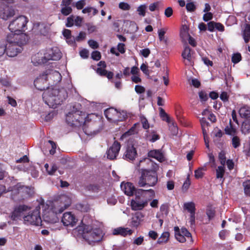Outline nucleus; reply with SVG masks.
<instances>
[{"label": "nucleus", "instance_id": "1", "mask_svg": "<svg viewBox=\"0 0 250 250\" xmlns=\"http://www.w3.org/2000/svg\"><path fill=\"white\" fill-rule=\"evenodd\" d=\"M61 77V74L57 71L49 70L44 71L41 75L34 81L35 87L40 90H45L42 94V99L45 103L49 107L55 108L57 105L61 104L68 96L67 92L64 88H58L56 86L49 88L47 83V76Z\"/></svg>", "mask_w": 250, "mask_h": 250}, {"label": "nucleus", "instance_id": "2", "mask_svg": "<svg viewBox=\"0 0 250 250\" xmlns=\"http://www.w3.org/2000/svg\"><path fill=\"white\" fill-rule=\"evenodd\" d=\"M142 163H146L150 166V169L141 168V176L138 181V185L140 187L145 186L154 187L158 182L157 171L159 169V166L152 161L150 159L146 158L140 161L137 167L140 168Z\"/></svg>", "mask_w": 250, "mask_h": 250}, {"label": "nucleus", "instance_id": "3", "mask_svg": "<svg viewBox=\"0 0 250 250\" xmlns=\"http://www.w3.org/2000/svg\"><path fill=\"white\" fill-rule=\"evenodd\" d=\"M28 41V37L25 34L10 33L7 35L6 44V55L14 57L21 53L23 49L22 46Z\"/></svg>", "mask_w": 250, "mask_h": 250}, {"label": "nucleus", "instance_id": "4", "mask_svg": "<svg viewBox=\"0 0 250 250\" xmlns=\"http://www.w3.org/2000/svg\"><path fill=\"white\" fill-rule=\"evenodd\" d=\"M66 121L72 126H83V130L86 129L87 123L90 124L89 125H92L93 124L91 119H89V116H85L84 112L76 109H73L72 112L66 114Z\"/></svg>", "mask_w": 250, "mask_h": 250}, {"label": "nucleus", "instance_id": "5", "mask_svg": "<svg viewBox=\"0 0 250 250\" xmlns=\"http://www.w3.org/2000/svg\"><path fill=\"white\" fill-rule=\"evenodd\" d=\"M146 192H150L152 197L155 196L154 191L152 189L148 190L137 189L135 192L134 197L131 199L130 202V207L132 210H141L147 205V200L142 198L144 193Z\"/></svg>", "mask_w": 250, "mask_h": 250}, {"label": "nucleus", "instance_id": "6", "mask_svg": "<svg viewBox=\"0 0 250 250\" xmlns=\"http://www.w3.org/2000/svg\"><path fill=\"white\" fill-rule=\"evenodd\" d=\"M28 22L27 18L24 16H20L12 21L9 24L8 28L12 33L23 34L26 30Z\"/></svg>", "mask_w": 250, "mask_h": 250}, {"label": "nucleus", "instance_id": "7", "mask_svg": "<svg viewBox=\"0 0 250 250\" xmlns=\"http://www.w3.org/2000/svg\"><path fill=\"white\" fill-rule=\"evenodd\" d=\"M103 237V231L100 229H91L89 230L84 229L83 237L89 244L100 242L102 240Z\"/></svg>", "mask_w": 250, "mask_h": 250}, {"label": "nucleus", "instance_id": "8", "mask_svg": "<svg viewBox=\"0 0 250 250\" xmlns=\"http://www.w3.org/2000/svg\"><path fill=\"white\" fill-rule=\"evenodd\" d=\"M40 206H38L34 210L24 215L23 217L24 223L26 225H41L42 221L40 215Z\"/></svg>", "mask_w": 250, "mask_h": 250}, {"label": "nucleus", "instance_id": "9", "mask_svg": "<svg viewBox=\"0 0 250 250\" xmlns=\"http://www.w3.org/2000/svg\"><path fill=\"white\" fill-rule=\"evenodd\" d=\"M29 209L30 208L25 205L15 206L11 212L9 217L13 221L21 220L24 217V212Z\"/></svg>", "mask_w": 250, "mask_h": 250}, {"label": "nucleus", "instance_id": "10", "mask_svg": "<svg viewBox=\"0 0 250 250\" xmlns=\"http://www.w3.org/2000/svg\"><path fill=\"white\" fill-rule=\"evenodd\" d=\"M62 200L59 205L57 202V205H55L54 207L52 208V215L53 218L51 219L46 220V221L54 223L57 222L58 220L56 216L57 214H60L62 213L65 209L68 208L70 205V202L69 201L67 203H62V199L61 198Z\"/></svg>", "mask_w": 250, "mask_h": 250}, {"label": "nucleus", "instance_id": "11", "mask_svg": "<svg viewBox=\"0 0 250 250\" xmlns=\"http://www.w3.org/2000/svg\"><path fill=\"white\" fill-rule=\"evenodd\" d=\"M13 192H15V193L21 194L23 197H30L34 194V188L24 186L21 183H18L15 186Z\"/></svg>", "mask_w": 250, "mask_h": 250}, {"label": "nucleus", "instance_id": "12", "mask_svg": "<svg viewBox=\"0 0 250 250\" xmlns=\"http://www.w3.org/2000/svg\"><path fill=\"white\" fill-rule=\"evenodd\" d=\"M15 14L14 10L4 1H0V17L6 20Z\"/></svg>", "mask_w": 250, "mask_h": 250}, {"label": "nucleus", "instance_id": "13", "mask_svg": "<svg viewBox=\"0 0 250 250\" xmlns=\"http://www.w3.org/2000/svg\"><path fill=\"white\" fill-rule=\"evenodd\" d=\"M104 114L109 121H123L125 117L119 118V115H121V113L118 111L116 109L110 107L105 109L104 111Z\"/></svg>", "mask_w": 250, "mask_h": 250}, {"label": "nucleus", "instance_id": "14", "mask_svg": "<svg viewBox=\"0 0 250 250\" xmlns=\"http://www.w3.org/2000/svg\"><path fill=\"white\" fill-rule=\"evenodd\" d=\"M121 147L120 143L117 141H115L106 151L107 158L111 160L116 159Z\"/></svg>", "mask_w": 250, "mask_h": 250}, {"label": "nucleus", "instance_id": "15", "mask_svg": "<svg viewBox=\"0 0 250 250\" xmlns=\"http://www.w3.org/2000/svg\"><path fill=\"white\" fill-rule=\"evenodd\" d=\"M78 219L71 212H66L62 218V222L65 226L74 227L76 225Z\"/></svg>", "mask_w": 250, "mask_h": 250}, {"label": "nucleus", "instance_id": "16", "mask_svg": "<svg viewBox=\"0 0 250 250\" xmlns=\"http://www.w3.org/2000/svg\"><path fill=\"white\" fill-rule=\"evenodd\" d=\"M137 156V152L136 148L133 145H128L123 158L125 160L132 161L135 160Z\"/></svg>", "mask_w": 250, "mask_h": 250}, {"label": "nucleus", "instance_id": "17", "mask_svg": "<svg viewBox=\"0 0 250 250\" xmlns=\"http://www.w3.org/2000/svg\"><path fill=\"white\" fill-rule=\"evenodd\" d=\"M121 188L124 191V193L129 196L135 195L136 191L138 189L136 188L133 184L130 182H127L125 184L124 186H123V184H121Z\"/></svg>", "mask_w": 250, "mask_h": 250}, {"label": "nucleus", "instance_id": "18", "mask_svg": "<svg viewBox=\"0 0 250 250\" xmlns=\"http://www.w3.org/2000/svg\"><path fill=\"white\" fill-rule=\"evenodd\" d=\"M132 232V230L127 228L118 227L113 229L112 233L114 235H119L123 237H125L127 235H131Z\"/></svg>", "mask_w": 250, "mask_h": 250}, {"label": "nucleus", "instance_id": "19", "mask_svg": "<svg viewBox=\"0 0 250 250\" xmlns=\"http://www.w3.org/2000/svg\"><path fill=\"white\" fill-rule=\"evenodd\" d=\"M144 214L140 212H136L132 217L131 225L135 228L138 227L144 218Z\"/></svg>", "mask_w": 250, "mask_h": 250}, {"label": "nucleus", "instance_id": "20", "mask_svg": "<svg viewBox=\"0 0 250 250\" xmlns=\"http://www.w3.org/2000/svg\"><path fill=\"white\" fill-rule=\"evenodd\" d=\"M61 58V55L60 52H58L57 53V55H53L48 57H47L46 56L43 57H42L41 59H39L37 62V63L41 64L42 63H44L47 62V61L51 60H59Z\"/></svg>", "mask_w": 250, "mask_h": 250}, {"label": "nucleus", "instance_id": "21", "mask_svg": "<svg viewBox=\"0 0 250 250\" xmlns=\"http://www.w3.org/2000/svg\"><path fill=\"white\" fill-rule=\"evenodd\" d=\"M242 36L245 42L248 43L250 40V24L247 23L245 25L244 28L242 31Z\"/></svg>", "mask_w": 250, "mask_h": 250}, {"label": "nucleus", "instance_id": "22", "mask_svg": "<svg viewBox=\"0 0 250 250\" xmlns=\"http://www.w3.org/2000/svg\"><path fill=\"white\" fill-rule=\"evenodd\" d=\"M105 68H97L96 70L97 73L102 77H105L109 80L111 79L114 76L113 73L111 71H107Z\"/></svg>", "mask_w": 250, "mask_h": 250}, {"label": "nucleus", "instance_id": "23", "mask_svg": "<svg viewBox=\"0 0 250 250\" xmlns=\"http://www.w3.org/2000/svg\"><path fill=\"white\" fill-rule=\"evenodd\" d=\"M226 134L231 136H235L237 134V130L233 125L231 120H229V125H227L224 129Z\"/></svg>", "mask_w": 250, "mask_h": 250}, {"label": "nucleus", "instance_id": "24", "mask_svg": "<svg viewBox=\"0 0 250 250\" xmlns=\"http://www.w3.org/2000/svg\"><path fill=\"white\" fill-rule=\"evenodd\" d=\"M148 156L154 158L160 162H162L163 159V155L159 150L154 149L150 150L148 153Z\"/></svg>", "mask_w": 250, "mask_h": 250}, {"label": "nucleus", "instance_id": "25", "mask_svg": "<svg viewBox=\"0 0 250 250\" xmlns=\"http://www.w3.org/2000/svg\"><path fill=\"white\" fill-rule=\"evenodd\" d=\"M240 116L248 119L250 118V107L247 105L241 107L239 111Z\"/></svg>", "mask_w": 250, "mask_h": 250}, {"label": "nucleus", "instance_id": "26", "mask_svg": "<svg viewBox=\"0 0 250 250\" xmlns=\"http://www.w3.org/2000/svg\"><path fill=\"white\" fill-rule=\"evenodd\" d=\"M183 208L184 209L188 210L190 214L195 213V205L193 202L185 203Z\"/></svg>", "mask_w": 250, "mask_h": 250}, {"label": "nucleus", "instance_id": "27", "mask_svg": "<svg viewBox=\"0 0 250 250\" xmlns=\"http://www.w3.org/2000/svg\"><path fill=\"white\" fill-rule=\"evenodd\" d=\"M169 236L170 234L168 231L164 232L158 238L157 243L161 245L167 243L169 240Z\"/></svg>", "mask_w": 250, "mask_h": 250}, {"label": "nucleus", "instance_id": "28", "mask_svg": "<svg viewBox=\"0 0 250 250\" xmlns=\"http://www.w3.org/2000/svg\"><path fill=\"white\" fill-rule=\"evenodd\" d=\"M207 170L206 166L199 167L194 171V176L196 179H200L203 177L205 175L204 171Z\"/></svg>", "mask_w": 250, "mask_h": 250}, {"label": "nucleus", "instance_id": "29", "mask_svg": "<svg viewBox=\"0 0 250 250\" xmlns=\"http://www.w3.org/2000/svg\"><path fill=\"white\" fill-rule=\"evenodd\" d=\"M241 131L243 134H246L250 133V120H245L241 126Z\"/></svg>", "mask_w": 250, "mask_h": 250}, {"label": "nucleus", "instance_id": "30", "mask_svg": "<svg viewBox=\"0 0 250 250\" xmlns=\"http://www.w3.org/2000/svg\"><path fill=\"white\" fill-rule=\"evenodd\" d=\"M216 211L215 208L212 206H208L206 210V214L209 219L210 220L212 219L215 215Z\"/></svg>", "mask_w": 250, "mask_h": 250}, {"label": "nucleus", "instance_id": "31", "mask_svg": "<svg viewBox=\"0 0 250 250\" xmlns=\"http://www.w3.org/2000/svg\"><path fill=\"white\" fill-rule=\"evenodd\" d=\"M202 130L203 134L207 133V130H208V127L209 125V123L207 121L205 118L203 117L200 120Z\"/></svg>", "mask_w": 250, "mask_h": 250}, {"label": "nucleus", "instance_id": "32", "mask_svg": "<svg viewBox=\"0 0 250 250\" xmlns=\"http://www.w3.org/2000/svg\"><path fill=\"white\" fill-rule=\"evenodd\" d=\"M191 49L189 46L185 47L184 50L182 53V56L183 59H187L188 61L191 60Z\"/></svg>", "mask_w": 250, "mask_h": 250}, {"label": "nucleus", "instance_id": "33", "mask_svg": "<svg viewBox=\"0 0 250 250\" xmlns=\"http://www.w3.org/2000/svg\"><path fill=\"white\" fill-rule=\"evenodd\" d=\"M242 186L244 188L245 195L247 197H250V180H247L243 182Z\"/></svg>", "mask_w": 250, "mask_h": 250}, {"label": "nucleus", "instance_id": "34", "mask_svg": "<svg viewBox=\"0 0 250 250\" xmlns=\"http://www.w3.org/2000/svg\"><path fill=\"white\" fill-rule=\"evenodd\" d=\"M160 116L162 120L166 121L168 123H171V119L170 117L162 108H160Z\"/></svg>", "mask_w": 250, "mask_h": 250}, {"label": "nucleus", "instance_id": "35", "mask_svg": "<svg viewBox=\"0 0 250 250\" xmlns=\"http://www.w3.org/2000/svg\"><path fill=\"white\" fill-rule=\"evenodd\" d=\"M216 172L217 179L223 178L225 172L224 166H218L216 169Z\"/></svg>", "mask_w": 250, "mask_h": 250}, {"label": "nucleus", "instance_id": "36", "mask_svg": "<svg viewBox=\"0 0 250 250\" xmlns=\"http://www.w3.org/2000/svg\"><path fill=\"white\" fill-rule=\"evenodd\" d=\"M169 205L167 203H165L160 206V211L162 214L167 216L169 212Z\"/></svg>", "mask_w": 250, "mask_h": 250}, {"label": "nucleus", "instance_id": "37", "mask_svg": "<svg viewBox=\"0 0 250 250\" xmlns=\"http://www.w3.org/2000/svg\"><path fill=\"white\" fill-rule=\"evenodd\" d=\"M199 97L202 103H205L208 100V94L206 91L201 90L198 93Z\"/></svg>", "mask_w": 250, "mask_h": 250}, {"label": "nucleus", "instance_id": "38", "mask_svg": "<svg viewBox=\"0 0 250 250\" xmlns=\"http://www.w3.org/2000/svg\"><path fill=\"white\" fill-rule=\"evenodd\" d=\"M61 13L64 16H67L71 13L72 9L70 6H62Z\"/></svg>", "mask_w": 250, "mask_h": 250}, {"label": "nucleus", "instance_id": "39", "mask_svg": "<svg viewBox=\"0 0 250 250\" xmlns=\"http://www.w3.org/2000/svg\"><path fill=\"white\" fill-rule=\"evenodd\" d=\"M232 145L235 148H237L240 146V140L238 136L236 135L233 136L232 139Z\"/></svg>", "mask_w": 250, "mask_h": 250}, {"label": "nucleus", "instance_id": "40", "mask_svg": "<svg viewBox=\"0 0 250 250\" xmlns=\"http://www.w3.org/2000/svg\"><path fill=\"white\" fill-rule=\"evenodd\" d=\"M219 159L222 165L224 166L226 162V153L224 151L222 150L219 153Z\"/></svg>", "mask_w": 250, "mask_h": 250}, {"label": "nucleus", "instance_id": "41", "mask_svg": "<svg viewBox=\"0 0 250 250\" xmlns=\"http://www.w3.org/2000/svg\"><path fill=\"white\" fill-rule=\"evenodd\" d=\"M181 231L183 235L190 239V242H192L193 240L191 236V234L189 231L185 228H182L181 229Z\"/></svg>", "mask_w": 250, "mask_h": 250}, {"label": "nucleus", "instance_id": "42", "mask_svg": "<svg viewBox=\"0 0 250 250\" xmlns=\"http://www.w3.org/2000/svg\"><path fill=\"white\" fill-rule=\"evenodd\" d=\"M167 28H161L158 30V33L159 39L160 41H164L165 39V34H166Z\"/></svg>", "mask_w": 250, "mask_h": 250}, {"label": "nucleus", "instance_id": "43", "mask_svg": "<svg viewBox=\"0 0 250 250\" xmlns=\"http://www.w3.org/2000/svg\"><path fill=\"white\" fill-rule=\"evenodd\" d=\"M241 55L240 53H237L234 54L231 58V61L234 63H237L241 60Z\"/></svg>", "mask_w": 250, "mask_h": 250}, {"label": "nucleus", "instance_id": "44", "mask_svg": "<svg viewBox=\"0 0 250 250\" xmlns=\"http://www.w3.org/2000/svg\"><path fill=\"white\" fill-rule=\"evenodd\" d=\"M146 6L145 4L141 5L137 8V12L139 15L144 17L146 15Z\"/></svg>", "mask_w": 250, "mask_h": 250}, {"label": "nucleus", "instance_id": "45", "mask_svg": "<svg viewBox=\"0 0 250 250\" xmlns=\"http://www.w3.org/2000/svg\"><path fill=\"white\" fill-rule=\"evenodd\" d=\"M140 118L143 127L145 129H148L149 128V124L146 118L143 116Z\"/></svg>", "mask_w": 250, "mask_h": 250}, {"label": "nucleus", "instance_id": "46", "mask_svg": "<svg viewBox=\"0 0 250 250\" xmlns=\"http://www.w3.org/2000/svg\"><path fill=\"white\" fill-rule=\"evenodd\" d=\"M6 51V43L4 40L0 41V57H1Z\"/></svg>", "mask_w": 250, "mask_h": 250}, {"label": "nucleus", "instance_id": "47", "mask_svg": "<svg viewBox=\"0 0 250 250\" xmlns=\"http://www.w3.org/2000/svg\"><path fill=\"white\" fill-rule=\"evenodd\" d=\"M91 58L95 61H99L101 58V53L98 51H94L91 53Z\"/></svg>", "mask_w": 250, "mask_h": 250}, {"label": "nucleus", "instance_id": "48", "mask_svg": "<svg viewBox=\"0 0 250 250\" xmlns=\"http://www.w3.org/2000/svg\"><path fill=\"white\" fill-rule=\"evenodd\" d=\"M191 184L190 179H189V176L188 175V177L187 178L186 181L184 183L183 186H182V189L183 190L187 191L190 185Z\"/></svg>", "mask_w": 250, "mask_h": 250}, {"label": "nucleus", "instance_id": "49", "mask_svg": "<svg viewBox=\"0 0 250 250\" xmlns=\"http://www.w3.org/2000/svg\"><path fill=\"white\" fill-rule=\"evenodd\" d=\"M186 9L188 11L192 12H194L195 10L196 6L193 2H188L186 4Z\"/></svg>", "mask_w": 250, "mask_h": 250}, {"label": "nucleus", "instance_id": "50", "mask_svg": "<svg viewBox=\"0 0 250 250\" xmlns=\"http://www.w3.org/2000/svg\"><path fill=\"white\" fill-rule=\"evenodd\" d=\"M119 7L123 10H129L130 9V5L125 2H120L119 4Z\"/></svg>", "mask_w": 250, "mask_h": 250}, {"label": "nucleus", "instance_id": "51", "mask_svg": "<svg viewBox=\"0 0 250 250\" xmlns=\"http://www.w3.org/2000/svg\"><path fill=\"white\" fill-rule=\"evenodd\" d=\"M86 38V33L84 32L81 31L79 33V35L76 37L75 40L77 42H81L84 40Z\"/></svg>", "mask_w": 250, "mask_h": 250}, {"label": "nucleus", "instance_id": "52", "mask_svg": "<svg viewBox=\"0 0 250 250\" xmlns=\"http://www.w3.org/2000/svg\"><path fill=\"white\" fill-rule=\"evenodd\" d=\"M62 34L63 36L66 38V40H69L72 38L71 31L69 29H64Z\"/></svg>", "mask_w": 250, "mask_h": 250}, {"label": "nucleus", "instance_id": "53", "mask_svg": "<svg viewBox=\"0 0 250 250\" xmlns=\"http://www.w3.org/2000/svg\"><path fill=\"white\" fill-rule=\"evenodd\" d=\"M88 43L90 47L92 49H97L99 47V44L98 42L93 40H89L88 42Z\"/></svg>", "mask_w": 250, "mask_h": 250}, {"label": "nucleus", "instance_id": "54", "mask_svg": "<svg viewBox=\"0 0 250 250\" xmlns=\"http://www.w3.org/2000/svg\"><path fill=\"white\" fill-rule=\"evenodd\" d=\"M85 5V0H80L76 3V7L78 10L82 9Z\"/></svg>", "mask_w": 250, "mask_h": 250}, {"label": "nucleus", "instance_id": "55", "mask_svg": "<svg viewBox=\"0 0 250 250\" xmlns=\"http://www.w3.org/2000/svg\"><path fill=\"white\" fill-rule=\"evenodd\" d=\"M213 18V15L211 12H208L203 15V19L205 21H208Z\"/></svg>", "mask_w": 250, "mask_h": 250}, {"label": "nucleus", "instance_id": "56", "mask_svg": "<svg viewBox=\"0 0 250 250\" xmlns=\"http://www.w3.org/2000/svg\"><path fill=\"white\" fill-rule=\"evenodd\" d=\"M135 91L138 94H142L145 92V88L142 85H136L135 87Z\"/></svg>", "mask_w": 250, "mask_h": 250}, {"label": "nucleus", "instance_id": "57", "mask_svg": "<svg viewBox=\"0 0 250 250\" xmlns=\"http://www.w3.org/2000/svg\"><path fill=\"white\" fill-rule=\"evenodd\" d=\"M208 30L210 32H213L215 27L216 22L211 21L208 23Z\"/></svg>", "mask_w": 250, "mask_h": 250}, {"label": "nucleus", "instance_id": "58", "mask_svg": "<svg viewBox=\"0 0 250 250\" xmlns=\"http://www.w3.org/2000/svg\"><path fill=\"white\" fill-rule=\"evenodd\" d=\"M184 34L185 35H187L188 37V43L193 47H195L196 45V42L193 38H192L190 35L187 32H185Z\"/></svg>", "mask_w": 250, "mask_h": 250}, {"label": "nucleus", "instance_id": "59", "mask_svg": "<svg viewBox=\"0 0 250 250\" xmlns=\"http://www.w3.org/2000/svg\"><path fill=\"white\" fill-rule=\"evenodd\" d=\"M58 169V167L55 164H53L51 167H49V169L47 172L49 175H52Z\"/></svg>", "mask_w": 250, "mask_h": 250}, {"label": "nucleus", "instance_id": "60", "mask_svg": "<svg viewBox=\"0 0 250 250\" xmlns=\"http://www.w3.org/2000/svg\"><path fill=\"white\" fill-rule=\"evenodd\" d=\"M173 14V9L171 7H168L165 10V15L167 18L170 17Z\"/></svg>", "mask_w": 250, "mask_h": 250}, {"label": "nucleus", "instance_id": "61", "mask_svg": "<svg viewBox=\"0 0 250 250\" xmlns=\"http://www.w3.org/2000/svg\"><path fill=\"white\" fill-rule=\"evenodd\" d=\"M141 70L146 75H148L149 74V71L147 68V66L145 63H142L140 67Z\"/></svg>", "mask_w": 250, "mask_h": 250}, {"label": "nucleus", "instance_id": "62", "mask_svg": "<svg viewBox=\"0 0 250 250\" xmlns=\"http://www.w3.org/2000/svg\"><path fill=\"white\" fill-rule=\"evenodd\" d=\"M81 57L83 59H87L88 57L89 52L87 50L83 49L80 52Z\"/></svg>", "mask_w": 250, "mask_h": 250}, {"label": "nucleus", "instance_id": "63", "mask_svg": "<svg viewBox=\"0 0 250 250\" xmlns=\"http://www.w3.org/2000/svg\"><path fill=\"white\" fill-rule=\"evenodd\" d=\"M220 98L222 101L223 102H227L229 100V96L228 95L227 92L225 91H223L221 93L220 96Z\"/></svg>", "mask_w": 250, "mask_h": 250}, {"label": "nucleus", "instance_id": "64", "mask_svg": "<svg viewBox=\"0 0 250 250\" xmlns=\"http://www.w3.org/2000/svg\"><path fill=\"white\" fill-rule=\"evenodd\" d=\"M141 54L143 57L147 58L150 54V51L148 48H145L141 50Z\"/></svg>", "mask_w": 250, "mask_h": 250}]
</instances>
